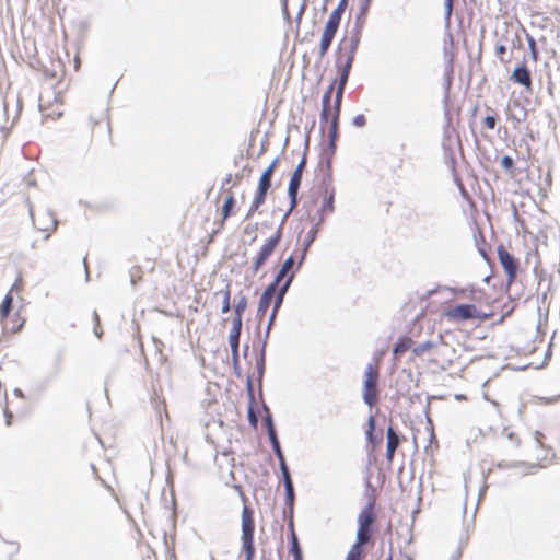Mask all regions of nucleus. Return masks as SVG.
Returning a JSON list of instances; mask_svg holds the SVG:
<instances>
[{"label": "nucleus", "mask_w": 560, "mask_h": 560, "mask_svg": "<svg viewBox=\"0 0 560 560\" xmlns=\"http://www.w3.org/2000/svg\"><path fill=\"white\" fill-rule=\"evenodd\" d=\"M289 0H282V9L284 13L289 12Z\"/></svg>", "instance_id": "de8ad7c7"}, {"label": "nucleus", "mask_w": 560, "mask_h": 560, "mask_svg": "<svg viewBox=\"0 0 560 560\" xmlns=\"http://www.w3.org/2000/svg\"><path fill=\"white\" fill-rule=\"evenodd\" d=\"M223 295V302H222V313H229L231 311V289L230 284L225 287L223 291H221Z\"/></svg>", "instance_id": "c85d7f7f"}, {"label": "nucleus", "mask_w": 560, "mask_h": 560, "mask_svg": "<svg viewBox=\"0 0 560 560\" xmlns=\"http://www.w3.org/2000/svg\"><path fill=\"white\" fill-rule=\"evenodd\" d=\"M255 522L253 510L245 505L242 511V535H254Z\"/></svg>", "instance_id": "f3484780"}, {"label": "nucleus", "mask_w": 560, "mask_h": 560, "mask_svg": "<svg viewBox=\"0 0 560 560\" xmlns=\"http://www.w3.org/2000/svg\"><path fill=\"white\" fill-rule=\"evenodd\" d=\"M4 416H5V423H7V425H11L12 418H13L12 412L9 409H5L4 410Z\"/></svg>", "instance_id": "a18cd8bd"}, {"label": "nucleus", "mask_w": 560, "mask_h": 560, "mask_svg": "<svg viewBox=\"0 0 560 560\" xmlns=\"http://www.w3.org/2000/svg\"><path fill=\"white\" fill-rule=\"evenodd\" d=\"M375 425H376V420H375V417L374 416H370L369 420H368V429H366V439L368 441L374 445L375 444V439H374V430H375Z\"/></svg>", "instance_id": "c756f323"}, {"label": "nucleus", "mask_w": 560, "mask_h": 560, "mask_svg": "<svg viewBox=\"0 0 560 560\" xmlns=\"http://www.w3.org/2000/svg\"><path fill=\"white\" fill-rule=\"evenodd\" d=\"M380 372L378 364H369L364 374V390L363 399L369 406H374L378 399V383Z\"/></svg>", "instance_id": "9b49d317"}, {"label": "nucleus", "mask_w": 560, "mask_h": 560, "mask_svg": "<svg viewBox=\"0 0 560 560\" xmlns=\"http://www.w3.org/2000/svg\"><path fill=\"white\" fill-rule=\"evenodd\" d=\"M348 0H340L336 9L329 14L327 20H332V22L340 25L342 15L347 9Z\"/></svg>", "instance_id": "b1692460"}, {"label": "nucleus", "mask_w": 560, "mask_h": 560, "mask_svg": "<svg viewBox=\"0 0 560 560\" xmlns=\"http://www.w3.org/2000/svg\"><path fill=\"white\" fill-rule=\"evenodd\" d=\"M365 124H366V118H365V116H364L363 114H359V115H357V116L353 118V125H354L355 127L361 128V127H364V126H365Z\"/></svg>", "instance_id": "a19ab883"}, {"label": "nucleus", "mask_w": 560, "mask_h": 560, "mask_svg": "<svg viewBox=\"0 0 560 560\" xmlns=\"http://www.w3.org/2000/svg\"><path fill=\"white\" fill-rule=\"evenodd\" d=\"M387 445H386V458L388 462H392L395 455L397 447L399 446L400 439L393 429V427H388L386 431Z\"/></svg>", "instance_id": "dca6fc26"}, {"label": "nucleus", "mask_w": 560, "mask_h": 560, "mask_svg": "<svg viewBox=\"0 0 560 560\" xmlns=\"http://www.w3.org/2000/svg\"><path fill=\"white\" fill-rule=\"evenodd\" d=\"M247 308V298L245 295H242L237 303L234 306V316L235 319H242L243 313Z\"/></svg>", "instance_id": "cd10ccee"}, {"label": "nucleus", "mask_w": 560, "mask_h": 560, "mask_svg": "<svg viewBox=\"0 0 560 560\" xmlns=\"http://www.w3.org/2000/svg\"><path fill=\"white\" fill-rule=\"evenodd\" d=\"M83 133L91 143L103 145L110 142L112 130L104 112L91 115L83 126Z\"/></svg>", "instance_id": "20e7f679"}, {"label": "nucleus", "mask_w": 560, "mask_h": 560, "mask_svg": "<svg viewBox=\"0 0 560 560\" xmlns=\"http://www.w3.org/2000/svg\"><path fill=\"white\" fill-rule=\"evenodd\" d=\"M282 238V230L278 229L265 243L260 246L256 256L253 258L252 269L254 273H257L273 255L275 250L280 244Z\"/></svg>", "instance_id": "9d476101"}, {"label": "nucleus", "mask_w": 560, "mask_h": 560, "mask_svg": "<svg viewBox=\"0 0 560 560\" xmlns=\"http://www.w3.org/2000/svg\"><path fill=\"white\" fill-rule=\"evenodd\" d=\"M278 165V160H273L270 165L261 174L250 207L246 218H252L259 208L266 202L267 194L271 188V179L273 172Z\"/></svg>", "instance_id": "423d86ee"}, {"label": "nucleus", "mask_w": 560, "mask_h": 560, "mask_svg": "<svg viewBox=\"0 0 560 560\" xmlns=\"http://www.w3.org/2000/svg\"><path fill=\"white\" fill-rule=\"evenodd\" d=\"M94 318H95V322H96L95 334L98 337H101L102 332L100 331V329H97V327L100 326V317H98V314L96 312H94Z\"/></svg>", "instance_id": "49530a36"}, {"label": "nucleus", "mask_w": 560, "mask_h": 560, "mask_svg": "<svg viewBox=\"0 0 560 560\" xmlns=\"http://www.w3.org/2000/svg\"><path fill=\"white\" fill-rule=\"evenodd\" d=\"M242 551L245 553V560H254V535H242Z\"/></svg>", "instance_id": "4be33fe9"}, {"label": "nucleus", "mask_w": 560, "mask_h": 560, "mask_svg": "<svg viewBox=\"0 0 560 560\" xmlns=\"http://www.w3.org/2000/svg\"><path fill=\"white\" fill-rule=\"evenodd\" d=\"M511 79L514 83L522 85L526 92H532L533 82L530 71L525 65H521L514 69Z\"/></svg>", "instance_id": "2eb2a0df"}, {"label": "nucleus", "mask_w": 560, "mask_h": 560, "mask_svg": "<svg viewBox=\"0 0 560 560\" xmlns=\"http://www.w3.org/2000/svg\"><path fill=\"white\" fill-rule=\"evenodd\" d=\"M443 317L453 324L467 320L486 319L488 315L482 313L475 304H457L443 312Z\"/></svg>", "instance_id": "6e6552de"}, {"label": "nucleus", "mask_w": 560, "mask_h": 560, "mask_svg": "<svg viewBox=\"0 0 560 560\" xmlns=\"http://www.w3.org/2000/svg\"><path fill=\"white\" fill-rule=\"evenodd\" d=\"M250 417L253 418L254 421L256 420L255 415H253L252 411H250Z\"/></svg>", "instance_id": "09e8293b"}, {"label": "nucleus", "mask_w": 560, "mask_h": 560, "mask_svg": "<svg viewBox=\"0 0 560 560\" xmlns=\"http://www.w3.org/2000/svg\"><path fill=\"white\" fill-rule=\"evenodd\" d=\"M279 288H280L279 284L271 282L262 292V294L259 299L258 310H257V315L260 319L266 315L270 304L271 303L275 304Z\"/></svg>", "instance_id": "4468645a"}, {"label": "nucleus", "mask_w": 560, "mask_h": 560, "mask_svg": "<svg viewBox=\"0 0 560 560\" xmlns=\"http://www.w3.org/2000/svg\"><path fill=\"white\" fill-rule=\"evenodd\" d=\"M483 125L490 129L493 130L497 126V117L494 115H489L483 119Z\"/></svg>", "instance_id": "4c0bfd02"}, {"label": "nucleus", "mask_w": 560, "mask_h": 560, "mask_svg": "<svg viewBox=\"0 0 560 560\" xmlns=\"http://www.w3.org/2000/svg\"><path fill=\"white\" fill-rule=\"evenodd\" d=\"M229 343L231 346L232 355L236 359L238 357L240 337L229 335Z\"/></svg>", "instance_id": "2f4dec72"}, {"label": "nucleus", "mask_w": 560, "mask_h": 560, "mask_svg": "<svg viewBox=\"0 0 560 560\" xmlns=\"http://www.w3.org/2000/svg\"><path fill=\"white\" fill-rule=\"evenodd\" d=\"M73 62H74V70H75V71H79V69H80V67H81V59H80L79 51H77V52L74 54Z\"/></svg>", "instance_id": "c03bdc74"}, {"label": "nucleus", "mask_w": 560, "mask_h": 560, "mask_svg": "<svg viewBox=\"0 0 560 560\" xmlns=\"http://www.w3.org/2000/svg\"><path fill=\"white\" fill-rule=\"evenodd\" d=\"M334 201H335L334 190L326 188L325 194H324L323 205L320 207V215L322 217H325V215L334 212V210H335Z\"/></svg>", "instance_id": "6ab92c4d"}, {"label": "nucleus", "mask_w": 560, "mask_h": 560, "mask_svg": "<svg viewBox=\"0 0 560 560\" xmlns=\"http://www.w3.org/2000/svg\"><path fill=\"white\" fill-rule=\"evenodd\" d=\"M316 233H317V229L316 228H313L311 229V231L308 232V237L306 240V245H305V248L303 249V254H302V257L301 259L304 258L305 256V253L307 250V247L313 243V241L315 240L316 237Z\"/></svg>", "instance_id": "e433bc0d"}, {"label": "nucleus", "mask_w": 560, "mask_h": 560, "mask_svg": "<svg viewBox=\"0 0 560 560\" xmlns=\"http://www.w3.org/2000/svg\"><path fill=\"white\" fill-rule=\"evenodd\" d=\"M234 206H235L234 194L232 191H229L226 197H225V200H224V203L222 206V209H221V223H220V226H223L225 220L232 214Z\"/></svg>", "instance_id": "aec40b11"}, {"label": "nucleus", "mask_w": 560, "mask_h": 560, "mask_svg": "<svg viewBox=\"0 0 560 560\" xmlns=\"http://www.w3.org/2000/svg\"><path fill=\"white\" fill-rule=\"evenodd\" d=\"M376 522L375 501L369 502L366 506L358 515L357 541L368 544L375 532L374 524Z\"/></svg>", "instance_id": "0eeeda50"}, {"label": "nucleus", "mask_w": 560, "mask_h": 560, "mask_svg": "<svg viewBox=\"0 0 560 560\" xmlns=\"http://www.w3.org/2000/svg\"><path fill=\"white\" fill-rule=\"evenodd\" d=\"M365 544L357 541L351 546L346 560H364V547Z\"/></svg>", "instance_id": "5701e85b"}, {"label": "nucleus", "mask_w": 560, "mask_h": 560, "mask_svg": "<svg viewBox=\"0 0 560 560\" xmlns=\"http://www.w3.org/2000/svg\"><path fill=\"white\" fill-rule=\"evenodd\" d=\"M31 218L34 228L48 237L57 229L56 214L48 208L37 207L31 209Z\"/></svg>", "instance_id": "1a4fd4ad"}, {"label": "nucleus", "mask_w": 560, "mask_h": 560, "mask_svg": "<svg viewBox=\"0 0 560 560\" xmlns=\"http://www.w3.org/2000/svg\"><path fill=\"white\" fill-rule=\"evenodd\" d=\"M291 553L293 556V560H303L302 550L296 537L294 529L291 532Z\"/></svg>", "instance_id": "a878e982"}, {"label": "nucleus", "mask_w": 560, "mask_h": 560, "mask_svg": "<svg viewBox=\"0 0 560 560\" xmlns=\"http://www.w3.org/2000/svg\"><path fill=\"white\" fill-rule=\"evenodd\" d=\"M293 266H294V258L292 256H290L283 261L280 270L278 271V273L273 280V282L279 284L280 288H279L278 294L276 296L275 307L270 315L269 327L272 325V323L277 316V313L282 305L283 298H284V295L292 282V279L294 277L293 272L289 275V272L293 268Z\"/></svg>", "instance_id": "39448f33"}, {"label": "nucleus", "mask_w": 560, "mask_h": 560, "mask_svg": "<svg viewBox=\"0 0 560 560\" xmlns=\"http://www.w3.org/2000/svg\"><path fill=\"white\" fill-rule=\"evenodd\" d=\"M284 488H285V494H287V502L290 505H292L293 501H294V489H293V483H292L291 479H288V482L284 483Z\"/></svg>", "instance_id": "f704fd0d"}, {"label": "nucleus", "mask_w": 560, "mask_h": 560, "mask_svg": "<svg viewBox=\"0 0 560 560\" xmlns=\"http://www.w3.org/2000/svg\"><path fill=\"white\" fill-rule=\"evenodd\" d=\"M527 40H528V47L530 50L532 59L534 62H537L539 59V54H538L536 40L530 36L527 38Z\"/></svg>", "instance_id": "473e14b6"}, {"label": "nucleus", "mask_w": 560, "mask_h": 560, "mask_svg": "<svg viewBox=\"0 0 560 560\" xmlns=\"http://www.w3.org/2000/svg\"><path fill=\"white\" fill-rule=\"evenodd\" d=\"M302 182V174L293 172L291 175L289 187H288V195L290 197L291 202V209H293L296 206L298 202V192L301 186Z\"/></svg>", "instance_id": "a211bd4d"}, {"label": "nucleus", "mask_w": 560, "mask_h": 560, "mask_svg": "<svg viewBox=\"0 0 560 560\" xmlns=\"http://www.w3.org/2000/svg\"><path fill=\"white\" fill-rule=\"evenodd\" d=\"M305 165H306V153L303 154L299 165L296 166V168L294 170L295 173H299V174H303V171L305 168Z\"/></svg>", "instance_id": "79ce46f5"}, {"label": "nucleus", "mask_w": 560, "mask_h": 560, "mask_svg": "<svg viewBox=\"0 0 560 560\" xmlns=\"http://www.w3.org/2000/svg\"><path fill=\"white\" fill-rule=\"evenodd\" d=\"M51 70H46V74L55 80V84H45L39 94V109L44 117L58 119L63 115L65 96L62 80L66 74L65 63L58 59L51 62Z\"/></svg>", "instance_id": "f03ea898"}, {"label": "nucleus", "mask_w": 560, "mask_h": 560, "mask_svg": "<svg viewBox=\"0 0 560 560\" xmlns=\"http://www.w3.org/2000/svg\"><path fill=\"white\" fill-rule=\"evenodd\" d=\"M412 343H413V341L411 338L401 337L394 347V355L398 357V355L404 354L411 348Z\"/></svg>", "instance_id": "393cba45"}, {"label": "nucleus", "mask_w": 560, "mask_h": 560, "mask_svg": "<svg viewBox=\"0 0 560 560\" xmlns=\"http://www.w3.org/2000/svg\"><path fill=\"white\" fill-rule=\"evenodd\" d=\"M445 11H446V16H451L452 14V11H453V0H445Z\"/></svg>", "instance_id": "37998d69"}, {"label": "nucleus", "mask_w": 560, "mask_h": 560, "mask_svg": "<svg viewBox=\"0 0 560 560\" xmlns=\"http://www.w3.org/2000/svg\"><path fill=\"white\" fill-rule=\"evenodd\" d=\"M24 290V281L21 276H19L12 287L10 288L9 292L5 296H11V303H13L14 295H20Z\"/></svg>", "instance_id": "bb28decb"}, {"label": "nucleus", "mask_w": 560, "mask_h": 560, "mask_svg": "<svg viewBox=\"0 0 560 560\" xmlns=\"http://www.w3.org/2000/svg\"><path fill=\"white\" fill-rule=\"evenodd\" d=\"M433 347H434L433 342L427 341V342H423V343L417 346L416 348H413L412 352L415 355L419 357V355H422L423 353L430 351Z\"/></svg>", "instance_id": "7c9ffc66"}, {"label": "nucleus", "mask_w": 560, "mask_h": 560, "mask_svg": "<svg viewBox=\"0 0 560 560\" xmlns=\"http://www.w3.org/2000/svg\"><path fill=\"white\" fill-rule=\"evenodd\" d=\"M339 27L340 25L332 22V20L326 21L320 33V39L317 48V55L319 59H323L328 54Z\"/></svg>", "instance_id": "f8f14e48"}, {"label": "nucleus", "mask_w": 560, "mask_h": 560, "mask_svg": "<svg viewBox=\"0 0 560 560\" xmlns=\"http://www.w3.org/2000/svg\"><path fill=\"white\" fill-rule=\"evenodd\" d=\"M280 462V467H281V472H282V476H283V481L284 483L288 482V479H291L290 477V472H289V469H288V466L285 464V459H279Z\"/></svg>", "instance_id": "ea45409f"}, {"label": "nucleus", "mask_w": 560, "mask_h": 560, "mask_svg": "<svg viewBox=\"0 0 560 560\" xmlns=\"http://www.w3.org/2000/svg\"><path fill=\"white\" fill-rule=\"evenodd\" d=\"M501 166L508 171H511L514 166V161L511 156L505 155L501 159Z\"/></svg>", "instance_id": "58836bf2"}, {"label": "nucleus", "mask_w": 560, "mask_h": 560, "mask_svg": "<svg viewBox=\"0 0 560 560\" xmlns=\"http://www.w3.org/2000/svg\"><path fill=\"white\" fill-rule=\"evenodd\" d=\"M26 323V310L22 303L14 307L11 296H4L0 304V325L7 334H16Z\"/></svg>", "instance_id": "7ed1b4c3"}, {"label": "nucleus", "mask_w": 560, "mask_h": 560, "mask_svg": "<svg viewBox=\"0 0 560 560\" xmlns=\"http://www.w3.org/2000/svg\"><path fill=\"white\" fill-rule=\"evenodd\" d=\"M357 5L355 25L340 39L336 50L335 62L339 78L329 85L322 100L320 128L327 131L331 150H335L338 140L343 92L359 48L371 0H358Z\"/></svg>", "instance_id": "f257e3e1"}, {"label": "nucleus", "mask_w": 560, "mask_h": 560, "mask_svg": "<svg viewBox=\"0 0 560 560\" xmlns=\"http://www.w3.org/2000/svg\"><path fill=\"white\" fill-rule=\"evenodd\" d=\"M242 326H243V319L233 318L232 319V328H231L229 335L241 337Z\"/></svg>", "instance_id": "72a5a7b5"}, {"label": "nucleus", "mask_w": 560, "mask_h": 560, "mask_svg": "<svg viewBox=\"0 0 560 560\" xmlns=\"http://www.w3.org/2000/svg\"><path fill=\"white\" fill-rule=\"evenodd\" d=\"M266 421H267L268 434H269L270 441L272 443L273 451L277 454L278 459H283L284 456H283V453L281 451V447H280V444H279V441H278L275 428L272 425L271 418L268 417L266 419Z\"/></svg>", "instance_id": "412c9836"}, {"label": "nucleus", "mask_w": 560, "mask_h": 560, "mask_svg": "<svg viewBox=\"0 0 560 560\" xmlns=\"http://www.w3.org/2000/svg\"><path fill=\"white\" fill-rule=\"evenodd\" d=\"M498 258L506 273L508 282L513 283L517 277L518 260L503 245L498 246Z\"/></svg>", "instance_id": "ddd939ff"}, {"label": "nucleus", "mask_w": 560, "mask_h": 560, "mask_svg": "<svg viewBox=\"0 0 560 560\" xmlns=\"http://www.w3.org/2000/svg\"><path fill=\"white\" fill-rule=\"evenodd\" d=\"M505 52H506V47L504 45H498L495 47V55L499 58L500 62L503 65H508L510 62V59H506L504 57Z\"/></svg>", "instance_id": "c9c22d12"}]
</instances>
